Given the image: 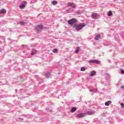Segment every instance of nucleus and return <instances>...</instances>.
Wrapping results in <instances>:
<instances>
[{
    "label": "nucleus",
    "instance_id": "obj_1",
    "mask_svg": "<svg viewBox=\"0 0 124 124\" xmlns=\"http://www.w3.org/2000/svg\"><path fill=\"white\" fill-rule=\"evenodd\" d=\"M74 26L77 31H81L82 28H84V27H86V24L85 23H82L79 25L75 24Z\"/></svg>",
    "mask_w": 124,
    "mask_h": 124
},
{
    "label": "nucleus",
    "instance_id": "obj_2",
    "mask_svg": "<svg viewBox=\"0 0 124 124\" xmlns=\"http://www.w3.org/2000/svg\"><path fill=\"white\" fill-rule=\"evenodd\" d=\"M88 62L89 63H96L97 64H100V61L97 60H91L90 61H88Z\"/></svg>",
    "mask_w": 124,
    "mask_h": 124
},
{
    "label": "nucleus",
    "instance_id": "obj_3",
    "mask_svg": "<svg viewBox=\"0 0 124 124\" xmlns=\"http://www.w3.org/2000/svg\"><path fill=\"white\" fill-rule=\"evenodd\" d=\"M68 23L69 25H73V24H75V23H76V19H75V18L70 19L68 20Z\"/></svg>",
    "mask_w": 124,
    "mask_h": 124
},
{
    "label": "nucleus",
    "instance_id": "obj_4",
    "mask_svg": "<svg viewBox=\"0 0 124 124\" xmlns=\"http://www.w3.org/2000/svg\"><path fill=\"white\" fill-rule=\"evenodd\" d=\"M68 6H71L72 8H75L76 7V5L72 2H68Z\"/></svg>",
    "mask_w": 124,
    "mask_h": 124
},
{
    "label": "nucleus",
    "instance_id": "obj_5",
    "mask_svg": "<svg viewBox=\"0 0 124 124\" xmlns=\"http://www.w3.org/2000/svg\"><path fill=\"white\" fill-rule=\"evenodd\" d=\"M87 115V113H79L78 114L77 117L78 118H83V117H85Z\"/></svg>",
    "mask_w": 124,
    "mask_h": 124
},
{
    "label": "nucleus",
    "instance_id": "obj_6",
    "mask_svg": "<svg viewBox=\"0 0 124 124\" xmlns=\"http://www.w3.org/2000/svg\"><path fill=\"white\" fill-rule=\"evenodd\" d=\"M42 30H43V26L40 25L37 26V31H41Z\"/></svg>",
    "mask_w": 124,
    "mask_h": 124
},
{
    "label": "nucleus",
    "instance_id": "obj_7",
    "mask_svg": "<svg viewBox=\"0 0 124 124\" xmlns=\"http://www.w3.org/2000/svg\"><path fill=\"white\" fill-rule=\"evenodd\" d=\"M37 52V50H35V49H33L32 50V52H31V55L32 56H33L34 55L36 54V53Z\"/></svg>",
    "mask_w": 124,
    "mask_h": 124
},
{
    "label": "nucleus",
    "instance_id": "obj_8",
    "mask_svg": "<svg viewBox=\"0 0 124 124\" xmlns=\"http://www.w3.org/2000/svg\"><path fill=\"white\" fill-rule=\"evenodd\" d=\"M111 103H112V101H108V102H106L105 103V104L106 106H109V105H110V104H111Z\"/></svg>",
    "mask_w": 124,
    "mask_h": 124
},
{
    "label": "nucleus",
    "instance_id": "obj_9",
    "mask_svg": "<svg viewBox=\"0 0 124 124\" xmlns=\"http://www.w3.org/2000/svg\"><path fill=\"white\" fill-rule=\"evenodd\" d=\"M0 13H2L3 14H5L6 13V10L4 9H2L1 11H0Z\"/></svg>",
    "mask_w": 124,
    "mask_h": 124
},
{
    "label": "nucleus",
    "instance_id": "obj_10",
    "mask_svg": "<svg viewBox=\"0 0 124 124\" xmlns=\"http://www.w3.org/2000/svg\"><path fill=\"white\" fill-rule=\"evenodd\" d=\"M100 37H101V36H100V35H96V36H95V39L96 40H98L99 39H100Z\"/></svg>",
    "mask_w": 124,
    "mask_h": 124
},
{
    "label": "nucleus",
    "instance_id": "obj_11",
    "mask_svg": "<svg viewBox=\"0 0 124 124\" xmlns=\"http://www.w3.org/2000/svg\"><path fill=\"white\" fill-rule=\"evenodd\" d=\"M97 16V14L94 13L92 15V18H96Z\"/></svg>",
    "mask_w": 124,
    "mask_h": 124
},
{
    "label": "nucleus",
    "instance_id": "obj_12",
    "mask_svg": "<svg viewBox=\"0 0 124 124\" xmlns=\"http://www.w3.org/2000/svg\"><path fill=\"white\" fill-rule=\"evenodd\" d=\"M95 74H96V73L95 72V71H93L91 72V76H93L95 75Z\"/></svg>",
    "mask_w": 124,
    "mask_h": 124
},
{
    "label": "nucleus",
    "instance_id": "obj_13",
    "mask_svg": "<svg viewBox=\"0 0 124 124\" xmlns=\"http://www.w3.org/2000/svg\"><path fill=\"white\" fill-rule=\"evenodd\" d=\"M75 111H76V108L75 107L71 109V112L72 113H74V112H75Z\"/></svg>",
    "mask_w": 124,
    "mask_h": 124
},
{
    "label": "nucleus",
    "instance_id": "obj_14",
    "mask_svg": "<svg viewBox=\"0 0 124 124\" xmlns=\"http://www.w3.org/2000/svg\"><path fill=\"white\" fill-rule=\"evenodd\" d=\"M112 14H113V13H112V11H110L109 12H108V16H112Z\"/></svg>",
    "mask_w": 124,
    "mask_h": 124
},
{
    "label": "nucleus",
    "instance_id": "obj_15",
    "mask_svg": "<svg viewBox=\"0 0 124 124\" xmlns=\"http://www.w3.org/2000/svg\"><path fill=\"white\" fill-rule=\"evenodd\" d=\"M24 7H25V4L22 3L20 6V9H23V8H24Z\"/></svg>",
    "mask_w": 124,
    "mask_h": 124
},
{
    "label": "nucleus",
    "instance_id": "obj_16",
    "mask_svg": "<svg viewBox=\"0 0 124 124\" xmlns=\"http://www.w3.org/2000/svg\"><path fill=\"white\" fill-rule=\"evenodd\" d=\"M80 47H78L77 50H76V51H75V53L76 54H77V53H78V52H79L80 51Z\"/></svg>",
    "mask_w": 124,
    "mask_h": 124
},
{
    "label": "nucleus",
    "instance_id": "obj_17",
    "mask_svg": "<svg viewBox=\"0 0 124 124\" xmlns=\"http://www.w3.org/2000/svg\"><path fill=\"white\" fill-rule=\"evenodd\" d=\"M58 4V1H53L52 2V4H53V5H56V4Z\"/></svg>",
    "mask_w": 124,
    "mask_h": 124
},
{
    "label": "nucleus",
    "instance_id": "obj_18",
    "mask_svg": "<svg viewBox=\"0 0 124 124\" xmlns=\"http://www.w3.org/2000/svg\"><path fill=\"white\" fill-rule=\"evenodd\" d=\"M25 24H27V23L23 22V21H20V25H25Z\"/></svg>",
    "mask_w": 124,
    "mask_h": 124
},
{
    "label": "nucleus",
    "instance_id": "obj_19",
    "mask_svg": "<svg viewBox=\"0 0 124 124\" xmlns=\"http://www.w3.org/2000/svg\"><path fill=\"white\" fill-rule=\"evenodd\" d=\"M88 114L89 115H92V114H93V111H88L87 113H86V114Z\"/></svg>",
    "mask_w": 124,
    "mask_h": 124
},
{
    "label": "nucleus",
    "instance_id": "obj_20",
    "mask_svg": "<svg viewBox=\"0 0 124 124\" xmlns=\"http://www.w3.org/2000/svg\"><path fill=\"white\" fill-rule=\"evenodd\" d=\"M57 52H58V49L55 48L53 50V53H57Z\"/></svg>",
    "mask_w": 124,
    "mask_h": 124
},
{
    "label": "nucleus",
    "instance_id": "obj_21",
    "mask_svg": "<svg viewBox=\"0 0 124 124\" xmlns=\"http://www.w3.org/2000/svg\"><path fill=\"white\" fill-rule=\"evenodd\" d=\"M46 77H50V73H47L46 75Z\"/></svg>",
    "mask_w": 124,
    "mask_h": 124
},
{
    "label": "nucleus",
    "instance_id": "obj_22",
    "mask_svg": "<svg viewBox=\"0 0 124 124\" xmlns=\"http://www.w3.org/2000/svg\"><path fill=\"white\" fill-rule=\"evenodd\" d=\"M81 71H85L86 70V69H85V67H82L81 68Z\"/></svg>",
    "mask_w": 124,
    "mask_h": 124
},
{
    "label": "nucleus",
    "instance_id": "obj_23",
    "mask_svg": "<svg viewBox=\"0 0 124 124\" xmlns=\"http://www.w3.org/2000/svg\"><path fill=\"white\" fill-rule=\"evenodd\" d=\"M121 107H122V108H124V103H121Z\"/></svg>",
    "mask_w": 124,
    "mask_h": 124
},
{
    "label": "nucleus",
    "instance_id": "obj_24",
    "mask_svg": "<svg viewBox=\"0 0 124 124\" xmlns=\"http://www.w3.org/2000/svg\"><path fill=\"white\" fill-rule=\"evenodd\" d=\"M121 73H122V74H124V70H122Z\"/></svg>",
    "mask_w": 124,
    "mask_h": 124
},
{
    "label": "nucleus",
    "instance_id": "obj_25",
    "mask_svg": "<svg viewBox=\"0 0 124 124\" xmlns=\"http://www.w3.org/2000/svg\"><path fill=\"white\" fill-rule=\"evenodd\" d=\"M121 89H124V86H121Z\"/></svg>",
    "mask_w": 124,
    "mask_h": 124
},
{
    "label": "nucleus",
    "instance_id": "obj_26",
    "mask_svg": "<svg viewBox=\"0 0 124 124\" xmlns=\"http://www.w3.org/2000/svg\"><path fill=\"white\" fill-rule=\"evenodd\" d=\"M90 92H93V90H90Z\"/></svg>",
    "mask_w": 124,
    "mask_h": 124
}]
</instances>
